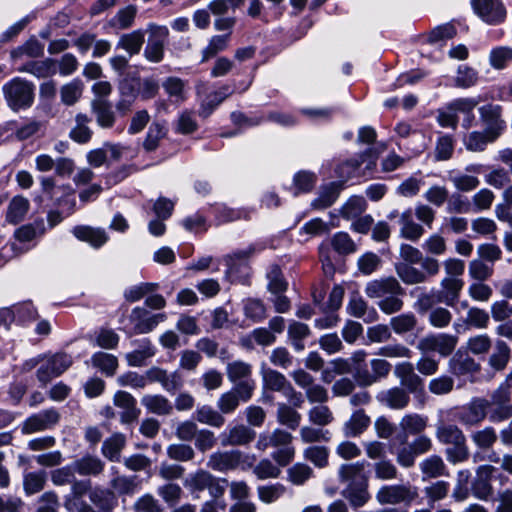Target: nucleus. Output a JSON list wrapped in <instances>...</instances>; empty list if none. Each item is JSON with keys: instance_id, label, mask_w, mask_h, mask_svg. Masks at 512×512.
Masks as SVG:
<instances>
[{"instance_id": "f257e3e1", "label": "nucleus", "mask_w": 512, "mask_h": 512, "mask_svg": "<svg viewBox=\"0 0 512 512\" xmlns=\"http://www.w3.org/2000/svg\"><path fill=\"white\" fill-rule=\"evenodd\" d=\"M256 457L242 452L241 450L216 451L209 455L206 466L217 472L227 473L236 469L242 471L253 467Z\"/></svg>"}, {"instance_id": "f03ea898", "label": "nucleus", "mask_w": 512, "mask_h": 512, "mask_svg": "<svg viewBox=\"0 0 512 512\" xmlns=\"http://www.w3.org/2000/svg\"><path fill=\"white\" fill-rule=\"evenodd\" d=\"M34 89L32 82L21 77H14L2 87L4 98L14 111L31 107L34 102Z\"/></svg>"}, {"instance_id": "7ed1b4c3", "label": "nucleus", "mask_w": 512, "mask_h": 512, "mask_svg": "<svg viewBox=\"0 0 512 512\" xmlns=\"http://www.w3.org/2000/svg\"><path fill=\"white\" fill-rule=\"evenodd\" d=\"M73 363L72 356L65 352L42 354L41 365L37 369L38 381L46 385L62 375Z\"/></svg>"}, {"instance_id": "20e7f679", "label": "nucleus", "mask_w": 512, "mask_h": 512, "mask_svg": "<svg viewBox=\"0 0 512 512\" xmlns=\"http://www.w3.org/2000/svg\"><path fill=\"white\" fill-rule=\"evenodd\" d=\"M381 505L411 504L418 497V490L409 484L384 485L376 493Z\"/></svg>"}, {"instance_id": "39448f33", "label": "nucleus", "mask_w": 512, "mask_h": 512, "mask_svg": "<svg viewBox=\"0 0 512 512\" xmlns=\"http://www.w3.org/2000/svg\"><path fill=\"white\" fill-rule=\"evenodd\" d=\"M489 400L483 397H474L467 404L460 407L456 413V419L465 426H476L489 417Z\"/></svg>"}, {"instance_id": "423d86ee", "label": "nucleus", "mask_w": 512, "mask_h": 512, "mask_svg": "<svg viewBox=\"0 0 512 512\" xmlns=\"http://www.w3.org/2000/svg\"><path fill=\"white\" fill-rule=\"evenodd\" d=\"M457 342L458 338L451 334H429L419 340L417 349L424 354L437 352L441 356L447 357L454 351Z\"/></svg>"}, {"instance_id": "0eeeda50", "label": "nucleus", "mask_w": 512, "mask_h": 512, "mask_svg": "<svg viewBox=\"0 0 512 512\" xmlns=\"http://www.w3.org/2000/svg\"><path fill=\"white\" fill-rule=\"evenodd\" d=\"M489 420L500 423L512 417L511 391L505 386H498L491 394Z\"/></svg>"}, {"instance_id": "6e6552de", "label": "nucleus", "mask_w": 512, "mask_h": 512, "mask_svg": "<svg viewBox=\"0 0 512 512\" xmlns=\"http://www.w3.org/2000/svg\"><path fill=\"white\" fill-rule=\"evenodd\" d=\"M474 13L485 23L497 25L504 22L506 8L501 0H471Z\"/></svg>"}, {"instance_id": "1a4fd4ad", "label": "nucleus", "mask_w": 512, "mask_h": 512, "mask_svg": "<svg viewBox=\"0 0 512 512\" xmlns=\"http://www.w3.org/2000/svg\"><path fill=\"white\" fill-rule=\"evenodd\" d=\"M165 320V313L154 314L140 306L133 308L129 315V321L133 325L134 334L150 333L159 323L164 322Z\"/></svg>"}, {"instance_id": "9d476101", "label": "nucleus", "mask_w": 512, "mask_h": 512, "mask_svg": "<svg viewBox=\"0 0 512 512\" xmlns=\"http://www.w3.org/2000/svg\"><path fill=\"white\" fill-rule=\"evenodd\" d=\"M149 38L144 49V57L152 63H159L164 57V45L169 31L166 26L149 25Z\"/></svg>"}, {"instance_id": "9b49d317", "label": "nucleus", "mask_w": 512, "mask_h": 512, "mask_svg": "<svg viewBox=\"0 0 512 512\" xmlns=\"http://www.w3.org/2000/svg\"><path fill=\"white\" fill-rule=\"evenodd\" d=\"M479 113L485 124L486 133L490 135V139L496 140L506 127L505 121L501 118V107L487 104L479 108Z\"/></svg>"}, {"instance_id": "f8f14e48", "label": "nucleus", "mask_w": 512, "mask_h": 512, "mask_svg": "<svg viewBox=\"0 0 512 512\" xmlns=\"http://www.w3.org/2000/svg\"><path fill=\"white\" fill-rule=\"evenodd\" d=\"M59 419L60 415L56 409L43 410L27 418L22 431L25 434H32L51 429L59 422Z\"/></svg>"}, {"instance_id": "ddd939ff", "label": "nucleus", "mask_w": 512, "mask_h": 512, "mask_svg": "<svg viewBox=\"0 0 512 512\" xmlns=\"http://www.w3.org/2000/svg\"><path fill=\"white\" fill-rule=\"evenodd\" d=\"M365 294L371 299H383L390 294H403V288L394 277H384L369 281Z\"/></svg>"}, {"instance_id": "4468645a", "label": "nucleus", "mask_w": 512, "mask_h": 512, "mask_svg": "<svg viewBox=\"0 0 512 512\" xmlns=\"http://www.w3.org/2000/svg\"><path fill=\"white\" fill-rule=\"evenodd\" d=\"M148 377L151 383H159L162 388L170 394H174L176 391L180 390L184 384L179 371L169 373L167 370L156 366L148 369Z\"/></svg>"}, {"instance_id": "2eb2a0df", "label": "nucleus", "mask_w": 512, "mask_h": 512, "mask_svg": "<svg viewBox=\"0 0 512 512\" xmlns=\"http://www.w3.org/2000/svg\"><path fill=\"white\" fill-rule=\"evenodd\" d=\"M255 436L256 432L253 429L238 424L227 428L220 434V443L223 447L246 446L255 439Z\"/></svg>"}, {"instance_id": "dca6fc26", "label": "nucleus", "mask_w": 512, "mask_h": 512, "mask_svg": "<svg viewBox=\"0 0 512 512\" xmlns=\"http://www.w3.org/2000/svg\"><path fill=\"white\" fill-rule=\"evenodd\" d=\"M113 403L120 408V420L124 424L136 421L140 415L136 399L126 391H117L113 397Z\"/></svg>"}, {"instance_id": "f3484780", "label": "nucleus", "mask_w": 512, "mask_h": 512, "mask_svg": "<svg viewBox=\"0 0 512 512\" xmlns=\"http://www.w3.org/2000/svg\"><path fill=\"white\" fill-rule=\"evenodd\" d=\"M377 401L390 409L402 410L410 402L409 392L400 387L382 390L376 395Z\"/></svg>"}, {"instance_id": "a211bd4d", "label": "nucleus", "mask_w": 512, "mask_h": 512, "mask_svg": "<svg viewBox=\"0 0 512 512\" xmlns=\"http://www.w3.org/2000/svg\"><path fill=\"white\" fill-rule=\"evenodd\" d=\"M480 100L474 97H463L452 100L448 103L449 109L453 110L455 115L459 113L464 115L462 127L469 129L473 126L475 121L474 109L479 104Z\"/></svg>"}, {"instance_id": "6ab92c4d", "label": "nucleus", "mask_w": 512, "mask_h": 512, "mask_svg": "<svg viewBox=\"0 0 512 512\" xmlns=\"http://www.w3.org/2000/svg\"><path fill=\"white\" fill-rule=\"evenodd\" d=\"M485 182L496 189L507 186L502 193V198L507 205L512 206V184H510L511 178L506 169L494 168L485 176Z\"/></svg>"}, {"instance_id": "aec40b11", "label": "nucleus", "mask_w": 512, "mask_h": 512, "mask_svg": "<svg viewBox=\"0 0 512 512\" xmlns=\"http://www.w3.org/2000/svg\"><path fill=\"white\" fill-rule=\"evenodd\" d=\"M368 156L367 153H362L356 157L348 159L342 163H340L336 169L335 174L340 180V184L361 176H365L366 173L361 171L360 165L365 162V158Z\"/></svg>"}, {"instance_id": "412c9836", "label": "nucleus", "mask_w": 512, "mask_h": 512, "mask_svg": "<svg viewBox=\"0 0 512 512\" xmlns=\"http://www.w3.org/2000/svg\"><path fill=\"white\" fill-rule=\"evenodd\" d=\"M441 290L438 293V302L453 307L459 300L460 293L464 287L463 279L446 278L440 282Z\"/></svg>"}, {"instance_id": "4be33fe9", "label": "nucleus", "mask_w": 512, "mask_h": 512, "mask_svg": "<svg viewBox=\"0 0 512 512\" xmlns=\"http://www.w3.org/2000/svg\"><path fill=\"white\" fill-rule=\"evenodd\" d=\"M20 73H28L37 78H48L56 74L57 62L52 58L32 60L17 68Z\"/></svg>"}, {"instance_id": "5701e85b", "label": "nucleus", "mask_w": 512, "mask_h": 512, "mask_svg": "<svg viewBox=\"0 0 512 512\" xmlns=\"http://www.w3.org/2000/svg\"><path fill=\"white\" fill-rule=\"evenodd\" d=\"M136 348L126 354V360L129 366L141 367L145 365L146 360L156 354V348L148 338H142L135 341Z\"/></svg>"}, {"instance_id": "b1692460", "label": "nucleus", "mask_w": 512, "mask_h": 512, "mask_svg": "<svg viewBox=\"0 0 512 512\" xmlns=\"http://www.w3.org/2000/svg\"><path fill=\"white\" fill-rule=\"evenodd\" d=\"M399 235L400 237L416 242L418 241L424 234V227L415 222L413 219L412 210L406 209L399 215Z\"/></svg>"}, {"instance_id": "393cba45", "label": "nucleus", "mask_w": 512, "mask_h": 512, "mask_svg": "<svg viewBox=\"0 0 512 512\" xmlns=\"http://www.w3.org/2000/svg\"><path fill=\"white\" fill-rule=\"evenodd\" d=\"M371 418L365 413L363 409L355 410L347 421L344 422L342 431L343 434L350 437H358L364 433L370 426Z\"/></svg>"}, {"instance_id": "a878e982", "label": "nucleus", "mask_w": 512, "mask_h": 512, "mask_svg": "<svg viewBox=\"0 0 512 512\" xmlns=\"http://www.w3.org/2000/svg\"><path fill=\"white\" fill-rule=\"evenodd\" d=\"M395 376L400 380L408 392L415 393L422 387L421 378L415 373L414 366L410 362H401L395 366Z\"/></svg>"}, {"instance_id": "bb28decb", "label": "nucleus", "mask_w": 512, "mask_h": 512, "mask_svg": "<svg viewBox=\"0 0 512 512\" xmlns=\"http://www.w3.org/2000/svg\"><path fill=\"white\" fill-rule=\"evenodd\" d=\"M338 478L345 486L368 481L365 474V461L342 464L338 469Z\"/></svg>"}, {"instance_id": "cd10ccee", "label": "nucleus", "mask_w": 512, "mask_h": 512, "mask_svg": "<svg viewBox=\"0 0 512 512\" xmlns=\"http://www.w3.org/2000/svg\"><path fill=\"white\" fill-rule=\"evenodd\" d=\"M141 405L148 413L158 416H168L173 412V405L168 398L161 394H145Z\"/></svg>"}, {"instance_id": "c85d7f7f", "label": "nucleus", "mask_w": 512, "mask_h": 512, "mask_svg": "<svg viewBox=\"0 0 512 512\" xmlns=\"http://www.w3.org/2000/svg\"><path fill=\"white\" fill-rule=\"evenodd\" d=\"M346 309L351 316L361 318L366 323L374 322L378 317L377 311L373 307H369L359 295H353L350 298Z\"/></svg>"}, {"instance_id": "c756f323", "label": "nucleus", "mask_w": 512, "mask_h": 512, "mask_svg": "<svg viewBox=\"0 0 512 512\" xmlns=\"http://www.w3.org/2000/svg\"><path fill=\"white\" fill-rule=\"evenodd\" d=\"M72 233L77 239L89 243L94 248H100L109 239L104 229L90 226H76Z\"/></svg>"}, {"instance_id": "7c9ffc66", "label": "nucleus", "mask_w": 512, "mask_h": 512, "mask_svg": "<svg viewBox=\"0 0 512 512\" xmlns=\"http://www.w3.org/2000/svg\"><path fill=\"white\" fill-rule=\"evenodd\" d=\"M92 112L96 117L97 124L102 128H111L116 120L111 103L106 99H93L91 102Z\"/></svg>"}, {"instance_id": "2f4dec72", "label": "nucleus", "mask_w": 512, "mask_h": 512, "mask_svg": "<svg viewBox=\"0 0 512 512\" xmlns=\"http://www.w3.org/2000/svg\"><path fill=\"white\" fill-rule=\"evenodd\" d=\"M341 494L352 507H363L370 499L368 481L345 486Z\"/></svg>"}, {"instance_id": "473e14b6", "label": "nucleus", "mask_w": 512, "mask_h": 512, "mask_svg": "<svg viewBox=\"0 0 512 512\" xmlns=\"http://www.w3.org/2000/svg\"><path fill=\"white\" fill-rule=\"evenodd\" d=\"M256 252V247L251 245L247 249L235 251L225 257L227 274L237 276L247 267L248 258Z\"/></svg>"}, {"instance_id": "72a5a7b5", "label": "nucleus", "mask_w": 512, "mask_h": 512, "mask_svg": "<svg viewBox=\"0 0 512 512\" xmlns=\"http://www.w3.org/2000/svg\"><path fill=\"white\" fill-rule=\"evenodd\" d=\"M476 361L466 353L457 352L449 360V370L452 374L463 376L479 371Z\"/></svg>"}, {"instance_id": "f704fd0d", "label": "nucleus", "mask_w": 512, "mask_h": 512, "mask_svg": "<svg viewBox=\"0 0 512 512\" xmlns=\"http://www.w3.org/2000/svg\"><path fill=\"white\" fill-rule=\"evenodd\" d=\"M144 42L145 32L141 29H137L121 35L116 47L125 50L130 56H133L141 51Z\"/></svg>"}, {"instance_id": "c9c22d12", "label": "nucleus", "mask_w": 512, "mask_h": 512, "mask_svg": "<svg viewBox=\"0 0 512 512\" xmlns=\"http://www.w3.org/2000/svg\"><path fill=\"white\" fill-rule=\"evenodd\" d=\"M30 208L29 200L21 195H17L10 201L7 212L6 220L11 224H18L22 222L27 215Z\"/></svg>"}, {"instance_id": "e433bc0d", "label": "nucleus", "mask_w": 512, "mask_h": 512, "mask_svg": "<svg viewBox=\"0 0 512 512\" xmlns=\"http://www.w3.org/2000/svg\"><path fill=\"white\" fill-rule=\"evenodd\" d=\"M44 54V44L35 37L30 38L22 45L13 49L10 53L11 59L17 61L24 57L39 58Z\"/></svg>"}, {"instance_id": "4c0bfd02", "label": "nucleus", "mask_w": 512, "mask_h": 512, "mask_svg": "<svg viewBox=\"0 0 512 512\" xmlns=\"http://www.w3.org/2000/svg\"><path fill=\"white\" fill-rule=\"evenodd\" d=\"M193 417L201 424L220 428L225 423L224 416L210 405H201L196 408Z\"/></svg>"}, {"instance_id": "58836bf2", "label": "nucleus", "mask_w": 512, "mask_h": 512, "mask_svg": "<svg viewBox=\"0 0 512 512\" xmlns=\"http://www.w3.org/2000/svg\"><path fill=\"white\" fill-rule=\"evenodd\" d=\"M511 350L509 345L501 339L496 340L494 351L489 356L488 364L495 371H502L510 360Z\"/></svg>"}, {"instance_id": "ea45409f", "label": "nucleus", "mask_w": 512, "mask_h": 512, "mask_svg": "<svg viewBox=\"0 0 512 512\" xmlns=\"http://www.w3.org/2000/svg\"><path fill=\"white\" fill-rule=\"evenodd\" d=\"M261 375L264 385L270 390L278 391L283 394L291 385L282 373L267 368L265 364L261 367Z\"/></svg>"}, {"instance_id": "a19ab883", "label": "nucleus", "mask_w": 512, "mask_h": 512, "mask_svg": "<svg viewBox=\"0 0 512 512\" xmlns=\"http://www.w3.org/2000/svg\"><path fill=\"white\" fill-rule=\"evenodd\" d=\"M232 93L233 90L229 86H223L219 90L208 95L201 103L199 115L201 117L207 118L212 114L214 109Z\"/></svg>"}, {"instance_id": "79ce46f5", "label": "nucleus", "mask_w": 512, "mask_h": 512, "mask_svg": "<svg viewBox=\"0 0 512 512\" xmlns=\"http://www.w3.org/2000/svg\"><path fill=\"white\" fill-rule=\"evenodd\" d=\"M342 185L331 182L321 187L318 197L312 202L315 209H325L331 206L338 198Z\"/></svg>"}, {"instance_id": "37998d69", "label": "nucleus", "mask_w": 512, "mask_h": 512, "mask_svg": "<svg viewBox=\"0 0 512 512\" xmlns=\"http://www.w3.org/2000/svg\"><path fill=\"white\" fill-rule=\"evenodd\" d=\"M436 438L443 444H462L466 442L461 429L454 424H440L436 429Z\"/></svg>"}, {"instance_id": "c03bdc74", "label": "nucleus", "mask_w": 512, "mask_h": 512, "mask_svg": "<svg viewBox=\"0 0 512 512\" xmlns=\"http://www.w3.org/2000/svg\"><path fill=\"white\" fill-rule=\"evenodd\" d=\"M60 193L57 194L53 201V204L65 213L66 216H70L76 210V199L74 197V189L69 184L60 185Z\"/></svg>"}, {"instance_id": "a18cd8bd", "label": "nucleus", "mask_w": 512, "mask_h": 512, "mask_svg": "<svg viewBox=\"0 0 512 512\" xmlns=\"http://www.w3.org/2000/svg\"><path fill=\"white\" fill-rule=\"evenodd\" d=\"M427 422L428 418L426 416L408 413L401 418L399 426L406 434L419 435L426 429Z\"/></svg>"}, {"instance_id": "49530a36", "label": "nucleus", "mask_w": 512, "mask_h": 512, "mask_svg": "<svg viewBox=\"0 0 512 512\" xmlns=\"http://www.w3.org/2000/svg\"><path fill=\"white\" fill-rule=\"evenodd\" d=\"M419 468L423 474V480L446 475V465L438 455H431L425 458L420 462Z\"/></svg>"}, {"instance_id": "de8ad7c7", "label": "nucleus", "mask_w": 512, "mask_h": 512, "mask_svg": "<svg viewBox=\"0 0 512 512\" xmlns=\"http://www.w3.org/2000/svg\"><path fill=\"white\" fill-rule=\"evenodd\" d=\"M76 473L82 476H96L104 469V463L97 457L84 456L73 462Z\"/></svg>"}, {"instance_id": "09e8293b", "label": "nucleus", "mask_w": 512, "mask_h": 512, "mask_svg": "<svg viewBox=\"0 0 512 512\" xmlns=\"http://www.w3.org/2000/svg\"><path fill=\"white\" fill-rule=\"evenodd\" d=\"M489 65L495 70H503L512 63V47H493L488 55Z\"/></svg>"}, {"instance_id": "8fccbe9b", "label": "nucleus", "mask_w": 512, "mask_h": 512, "mask_svg": "<svg viewBox=\"0 0 512 512\" xmlns=\"http://www.w3.org/2000/svg\"><path fill=\"white\" fill-rule=\"evenodd\" d=\"M75 126L71 129L69 137L79 143H87L92 137V130L88 126L90 118L85 114H77L75 117Z\"/></svg>"}, {"instance_id": "3c124183", "label": "nucleus", "mask_w": 512, "mask_h": 512, "mask_svg": "<svg viewBox=\"0 0 512 512\" xmlns=\"http://www.w3.org/2000/svg\"><path fill=\"white\" fill-rule=\"evenodd\" d=\"M414 264L397 263L395 271L401 281L407 285H415L425 283L424 274L420 269L413 266Z\"/></svg>"}, {"instance_id": "603ef678", "label": "nucleus", "mask_w": 512, "mask_h": 512, "mask_svg": "<svg viewBox=\"0 0 512 512\" xmlns=\"http://www.w3.org/2000/svg\"><path fill=\"white\" fill-rule=\"evenodd\" d=\"M137 8L134 5H128L120 9L109 21L112 28L125 30L130 28L135 20Z\"/></svg>"}, {"instance_id": "864d4df0", "label": "nucleus", "mask_w": 512, "mask_h": 512, "mask_svg": "<svg viewBox=\"0 0 512 512\" xmlns=\"http://www.w3.org/2000/svg\"><path fill=\"white\" fill-rule=\"evenodd\" d=\"M90 501L104 512L110 511L116 504L114 493L108 489L94 488L89 494Z\"/></svg>"}, {"instance_id": "5fc2aeb1", "label": "nucleus", "mask_w": 512, "mask_h": 512, "mask_svg": "<svg viewBox=\"0 0 512 512\" xmlns=\"http://www.w3.org/2000/svg\"><path fill=\"white\" fill-rule=\"evenodd\" d=\"M310 334V329L308 325L293 321L288 326V337L296 351H302L305 348L303 340L307 338Z\"/></svg>"}, {"instance_id": "6e6d98bb", "label": "nucleus", "mask_w": 512, "mask_h": 512, "mask_svg": "<svg viewBox=\"0 0 512 512\" xmlns=\"http://www.w3.org/2000/svg\"><path fill=\"white\" fill-rule=\"evenodd\" d=\"M277 420L280 424L295 430L301 421V415L285 403L277 404Z\"/></svg>"}, {"instance_id": "4d7b16f0", "label": "nucleus", "mask_w": 512, "mask_h": 512, "mask_svg": "<svg viewBox=\"0 0 512 512\" xmlns=\"http://www.w3.org/2000/svg\"><path fill=\"white\" fill-rule=\"evenodd\" d=\"M286 488L281 483L260 485L257 487L258 498L265 504H271L279 500L285 493Z\"/></svg>"}, {"instance_id": "13d9d810", "label": "nucleus", "mask_w": 512, "mask_h": 512, "mask_svg": "<svg viewBox=\"0 0 512 512\" xmlns=\"http://www.w3.org/2000/svg\"><path fill=\"white\" fill-rule=\"evenodd\" d=\"M125 445V437L122 434H114L106 439L102 445L103 455L111 461H118L120 452Z\"/></svg>"}, {"instance_id": "bf43d9fd", "label": "nucleus", "mask_w": 512, "mask_h": 512, "mask_svg": "<svg viewBox=\"0 0 512 512\" xmlns=\"http://www.w3.org/2000/svg\"><path fill=\"white\" fill-rule=\"evenodd\" d=\"M162 87L166 94L170 98L174 99L175 102H182L185 100L186 83L182 79L174 76L168 77L163 81Z\"/></svg>"}, {"instance_id": "052dcab7", "label": "nucleus", "mask_w": 512, "mask_h": 512, "mask_svg": "<svg viewBox=\"0 0 512 512\" xmlns=\"http://www.w3.org/2000/svg\"><path fill=\"white\" fill-rule=\"evenodd\" d=\"M478 80L479 74L474 68L465 64L458 67L455 77V86L467 89L475 86L478 83Z\"/></svg>"}, {"instance_id": "680f3d73", "label": "nucleus", "mask_w": 512, "mask_h": 512, "mask_svg": "<svg viewBox=\"0 0 512 512\" xmlns=\"http://www.w3.org/2000/svg\"><path fill=\"white\" fill-rule=\"evenodd\" d=\"M229 41L230 33L212 36L208 45L202 51V62H205L217 53L224 51L228 47Z\"/></svg>"}, {"instance_id": "e2e57ef3", "label": "nucleus", "mask_w": 512, "mask_h": 512, "mask_svg": "<svg viewBox=\"0 0 512 512\" xmlns=\"http://www.w3.org/2000/svg\"><path fill=\"white\" fill-rule=\"evenodd\" d=\"M92 364L107 376L114 375L118 366L117 358L105 352H97L91 358Z\"/></svg>"}, {"instance_id": "0e129e2a", "label": "nucleus", "mask_w": 512, "mask_h": 512, "mask_svg": "<svg viewBox=\"0 0 512 512\" xmlns=\"http://www.w3.org/2000/svg\"><path fill=\"white\" fill-rule=\"evenodd\" d=\"M213 475L203 469L197 470L195 473L190 474L185 480V486L192 491H203L207 489L211 481H213Z\"/></svg>"}, {"instance_id": "69168bd1", "label": "nucleus", "mask_w": 512, "mask_h": 512, "mask_svg": "<svg viewBox=\"0 0 512 512\" xmlns=\"http://www.w3.org/2000/svg\"><path fill=\"white\" fill-rule=\"evenodd\" d=\"M366 201L362 196H352L342 206L340 213L346 219L359 217L366 210Z\"/></svg>"}, {"instance_id": "338daca9", "label": "nucleus", "mask_w": 512, "mask_h": 512, "mask_svg": "<svg viewBox=\"0 0 512 512\" xmlns=\"http://www.w3.org/2000/svg\"><path fill=\"white\" fill-rule=\"evenodd\" d=\"M375 478L382 481L394 480L397 478L398 469L390 459L384 458L373 464Z\"/></svg>"}, {"instance_id": "774afa93", "label": "nucleus", "mask_w": 512, "mask_h": 512, "mask_svg": "<svg viewBox=\"0 0 512 512\" xmlns=\"http://www.w3.org/2000/svg\"><path fill=\"white\" fill-rule=\"evenodd\" d=\"M82 92V82L78 79H74L61 88V100L65 105L71 106L80 99Z\"/></svg>"}]
</instances>
